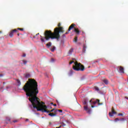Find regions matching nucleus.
Instances as JSON below:
<instances>
[{"label": "nucleus", "instance_id": "f257e3e1", "mask_svg": "<svg viewBox=\"0 0 128 128\" xmlns=\"http://www.w3.org/2000/svg\"><path fill=\"white\" fill-rule=\"evenodd\" d=\"M23 90L26 92V96L29 97V100L32 104L34 108H36L38 112H42L40 108H44L43 106H46L44 102L40 103V100L36 96L38 94V82L34 79H29L23 87Z\"/></svg>", "mask_w": 128, "mask_h": 128}, {"label": "nucleus", "instance_id": "20e7f679", "mask_svg": "<svg viewBox=\"0 0 128 128\" xmlns=\"http://www.w3.org/2000/svg\"><path fill=\"white\" fill-rule=\"evenodd\" d=\"M90 104L91 106V108H94V104H98V106H102V103L100 102V100L97 99L96 101H94V98H92L90 101Z\"/></svg>", "mask_w": 128, "mask_h": 128}, {"label": "nucleus", "instance_id": "a211bd4d", "mask_svg": "<svg viewBox=\"0 0 128 128\" xmlns=\"http://www.w3.org/2000/svg\"><path fill=\"white\" fill-rule=\"evenodd\" d=\"M69 76L72 75V70H70V72L68 73Z\"/></svg>", "mask_w": 128, "mask_h": 128}, {"label": "nucleus", "instance_id": "ea45409f", "mask_svg": "<svg viewBox=\"0 0 128 128\" xmlns=\"http://www.w3.org/2000/svg\"><path fill=\"white\" fill-rule=\"evenodd\" d=\"M18 36H20V34H18Z\"/></svg>", "mask_w": 128, "mask_h": 128}, {"label": "nucleus", "instance_id": "4468645a", "mask_svg": "<svg viewBox=\"0 0 128 128\" xmlns=\"http://www.w3.org/2000/svg\"><path fill=\"white\" fill-rule=\"evenodd\" d=\"M48 116H56V114L54 113H50L48 114Z\"/></svg>", "mask_w": 128, "mask_h": 128}, {"label": "nucleus", "instance_id": "423d86ee", "mask_svg": "<svg viewBox=\"0 0 128 128\" xmlns=\"http://www.w3.org/2000/svg\"><path fill=\"white\" fill-rule=\"evenodd\" d=\"M44 108H40L38 110H41L42 112H46L47 114H50V112H52L54 110V109H52L50 110H48L46 108L48 107L46 106H43Z\"/></svg>", "mask_w": 128, "mask_h": 128}, {"label": "nucleus", "instance_id": "9d476101", "mask_svg": "<svg viewBox=\"0 0 128 128\" xmlns=\"http://www.w3.org/2000/svg\"><path fill=\"white\" fill-rule=\"evenodd\" d=\"M74 26H76V24H72L70 26L69 28L68 29V32H70V30H72V28H74Z\"/></svg>", "mask_w": 128, "mask_h": 128}, {"label": "nucleus", "instance_id": "a878e982", "mask_svg": "<svg viewBox=\"0 0 128 128\" xmlns=\"http://www.w3.org/2000/svg\"><path fill=\"white\" fill-rule=\"evenodd\" d=\"M118 120H120V119H118V118H116L114 120V122H118Z\"/></svg>", "mask_w": 128, "mask_h": 128}, {"label": "nucleus", "instance_id": "f3484780", "mask_svg": "<svg viewBox=\"0 0 128 128\" xmlns=\"http://www.w3.org/2000/svg\"><path fill=\"white\" fill-rule=\"evenodd\" d=\"M26 78H30V74H25V76H24Z\"/></svg>", "mask_w": 128, "mask_h": 128}, {"label": "nucleus", "instance_id": "7c9ffc66", "mask_svg": "<svg viewBox=\"0 0 128 128\" xmlns=\"http://www.w3.org/2000/svg\"><path fill=\"white\" fill-rule=\"evenodd\" d=\"M13 122H18V120H14L13 121Z\"/></svg>", "mask_w": 128, "mask_h": 128}, {"label": "nucleus", "instance_id": "e433bc0d", "mask_svg": "<svg viewBox=\"0 0 128 128\" xmlns=\"http://www.w3.org/2000/svg\"><path fill=\"white\" fill-rule=\"evenodd\" d=\"M54 106H56V104H54Z\"/></svg>", "mask_w": 128, "mask_h": 128}, {"label": "nucleus", "instance_id": "9b49d317", "mask_svg": "<svg viewBox=\"0 0 128 128\" xmlns=\"http://www.w3.org/2000/svg\"><path fill=\"white\" fill-rule=\"evenodd\" d=\"M74 52V49L73 48H71L69 50V52H68V56H70L72 55V52Z\"/></svg>", "mask_w": 128, "mask_h": 128}, {"label": "nucleus", "instance_id": "393cba45", "mask_svg": "<svg viewBox=\"0 0 128 128\" xmlns=\"http://www.w3.org/2000/svg\"><path fill=\"white\" fill-rule=\"evenodd\" d=\"M17 30H21L22 32V30H24L23 28H18Z\"/></svg>", "mask_w": 128, "mask_h": 128}, {"label": "nucleus", "instance_id": "412c9836", "mask_svg": "<svg viewBox=\"0 0 128 128\" xmlns=\"http://www.w3.org/2000/svg\"><path fill=\"white\" fill-rule=\"evenodd\" d=\"M62 112V110H58L54 112Z\"/></svg>", "mask_w": 128, "mask_h": 128}, {"label": "nucleus", "instance_id": "c756f323", "mask_svg": "<svg viewBox=\"0 0 128 128\" xmlns=\"http://www.w3.org/2000/svg\"><path fill=\"white\" fill-rule=\"evenodd\" d=\"M62 38H66V34L62 35Z\"/></svg>", "mask_w": 128, "mask_h": 128}, {"label": "nucleus", "instance_id": "c9c22d12", "mask_svg": "<svg viewBox=\"0 0 128 128\" xmlns=\"http://www.w3.org/2000/svg\"><path fill=\"white\" fill-rule=\"evenodd\" d=\"M49 124H50V125H51V124H52V122H49Z\"/></svg>", "mask_w": 128, "mask_h": 128}, {"label": "nucleus", "instance_id": "c85d7f7f", "mask_svg": "<svg viewBox=\"0 0 128 128\" xmlns=\"http://www.w3.org/2000/svg\"><path fill=\"white\" fill-rule=\"evenodd\" d=\"M73 62H74V61H71V62L69 63V64H73Z\"/></svg>", "mask_w": 128, "mask_h": 128}, {"label": "nucleus", "instance_id": "c03bdc74", "mask_svg": "<svg viewBox=\"0 0 128 128\" xmlns=\"http://www.w3.org/2000/svg\"><path fill=\"white\" fill-rule=\"evenodd\" d=\"M8 120L10 121V120L9 119Z\"/></svg>", "mask_w": 128, "mask_h": 128}, {"label": "nucleus", "instance_id": "cd10ccee", "mask_svg": "<svg viewBox=\"0 0 128 128\" xmlns=\"http://www.w3.org/2000/svg\"><path fill=\"white\" fill-rule=\"evenodd\" d=\"M62 126H66V124L62 122Z\"/></svg>", "mask_w": 128, "mask_h": 128}, {"label": "nucleus", "instance_id": "a19ab883", "mask_svg": "<svg viewBox=\"0 0 128 128\" xmlns=\"http://www.w3.org/2000/svg\"><path fill=\"white\" fill-rule=\"evenodd\" d=\"M124 118H122V120H124Z\"/></svg>", "mask_w": 128, "mask_h": 128}, {"label": "nucleus", "instance_id": "37998d69", "mask_svg": "<svg viewBox=\"0 0 128 128\" xmlns=\"http://www.w3.org/2000/svg\"><path fill=\"white\" fill-rule=\"evenodd\" d=\"M0 76H2V75H0Z\"/></svg>", "mask_w": 128, "mask_h": 128}, {"label": "nucleus", "instance_id": "b1692460", "mask_svg": "<svg viewBox=\"0 0 128 128\" xmlns=\"http://www.w3.org/2000/svg\"><path fill=\"white\" fill-rule=\"evenodd\" d=\"M74 42H78V37H75V38H74Z\"/></svg>", "mask_w": 128, "mask_h": 128}, {"label": "nucleus", "instance_id": "4c0bfd02", "mask_svg": "<svg viewBox=\"0 0 128 128\" xmlns=\"http://www.w3.org/2000/svg\"><path fill=\"white\" fill-rule=\"evenodd\" d=\"M38 34H40V33L37 34L36 36H38Z\"/></svg>", "mask_w": 128, "mask_h": 128}, {"label": "nucleus", "instance_id": "39448f33", "mask_svg": "<svg viewBox=\"0 0 128 128\" xmlns=\"http://www.w3.org/2000/svg\"><path fill=\"white\" fill-rule=\"evenodd\" d=\"M83 104H84V110L87 112L88 114H90V109L88 108V102L86 101V99H85L83 101Z\"/></svg>", "mask_w": 128, "mask_h": 128}, {"label": "nucleus", "instance_id": "a18cd8bd", "mask_svg": "<svg viewBox=\"0 0 128 128\" xmlns=\"http://www.w3.org/2000/svg\"><path fill=\"white\" fill-rule=\"evenodd\" d=\"M51 104H54V103H51Z\"/></svg>", "mask_w": 128, "mask_h": 128}, {"label": "nucleus", "instance_id": "f8f14e48", "mask_svg": "<svg viewBox=\"0 0 128 128\" xmlns=\"http://www.w3.org/2000/svg\"><path fill=\"white\" fill-rule=\"evenodd\" d=\"M74 32H76L77 34H80V31L78 30V29L76 28H74Z\"/></svg>", "mask_w": 128, "mask_h": 128}, {"label": "nucleus", "instance_id": "58836bf2", "mask_svg": "<svg viewBox=\"0 0 128 128\" xmlns=\"http://www.w3.org/2000/svg\"><path fill=\"white\" fill-rule=\"evenodd\" d=\"M98 60H96L94 62H98Z\"/></svg>", "mask_w": 128, "mask_h": 128}, {"label": "nucleus", "instance_id": "aec40b11", "mask_svg": "<svg viewBox=\"0 0 128 128\" xmlns=\"http://www.w3.org/2000/svg\"><path fill=\"white\" fill-rule=\"evenodd\" d=\"M16 82L18 84V86H20V81L18 80H16Z\"/></svg>", "mask_w": 128, "mask_h": 128}, {"label": "nucleus", "instance_id": "ddd939ff", "mask_svg": "<svg viewBox=\"0 0 128 128\" xmlns=\"http://www.w3.org/2000/svg\"><path fill=\"white\" fill-rule=\"evenodd\" d=\"M103 82H104V84H108V79H104L103 80Z\"/></svg>", "mask_w": 128, "mask_h": 128}, {"label": "nucleus", "instance_id": "f03ea898", "mask_svg": "<svg viewBox=\"0 0 128 128\" xmlns=\"http://www.w3.org/2000/svg\"><path fill=\"white\" fill-rule=\"evenodd\" d=\"M64 32V28L62 27L55 28L53 33L52 32V30H46L44 34V38H42V36H40V38H42L40 40L42 42H44V39L46 40H48L50 38L52 40H60V32H62V34Z\"/></svg>", "mask_w": 128, "mask_h": 128}, {"label": "nucleus", "instance_id": "bb28decb", "mask_svg": "<svg viewBox=\"0 0 128 128\" xmlns=\"http://www.w3.org/2000/svg\"><path fill=\"white\" fill-rule=\"evenodd\" d=\"M118 116H124V114H122V113H119L118 114Z\"/></svg>", "mask_w": 128, "mask_h": 128}, {"label": "nucleus", "instance_id": "79ce46f5", "mask_svg": "<svg viewBox=\"0 0 128 128\" xmlns=\"http://www.w3.org/2000/svg\"><path fill=\"white\" fill-rule=\"evenodd\" d=\"M0 34H2V31H0Z\"/></svg>", "mask_w": 128, "mask_h": 128}, {"label": "nucleus", "instance_id": "dca6fc26", "mask_svg": "<svg viewBox=\"0 0 128 128\" xmlns=\"http://www.w3.org/2000/svg\"><path fill=\"white\" fill-rule=\"evenodd\" d=\"M86 45H84L83 52H86Z\"/></svg>", "mask_w": 128, "mask_h": 128}, {"label": "nucleus", "instance_id": "0eeeda50", "mask_svg": "<svg viewBox=\"0 0 128 128\" xmlns=\"http://www.w3.org/2000/svg\"><path fill=\"white\" fill-rule=\"evenodd\" d=\"M18 32V30L16 29L12 30L9 34V36L12 38V36H14V32Z\"/></svg>", "mask_w": 128, "mask_h": 128}, {"label": "nucleus", "instance_id": "72a5a7b5", "mask_svg": "<svg viewBox=\"0 0 128 128\" xmlns=\"http://www.w3.org/2000/svg\"><path fill=\"white\" fill-rule=\"evenodd\" d=\"M68 33H69L68 32H66L65 33V34H68Z\"/></svg>", "mask_w": 128, "mask_h": 128}, {"label": "nucleus", "instance_id": "5701e85b", "mask_svg": "<svg viewBox=\"0 0 128 128\" xmlns=\"http://www.w3.org/2000/svg\"><path fill=\"white\" fill-rule=\"evenodd\" d=\"M95 90H96L97 92H100V89L98 87H95Z\"/></svg>", "mask_w": 128, "mask_h": 128}, {"label": "nucleus", "instance_id": "2f4dec72", "mask_svg": "<svg viewBox=\"0 0 128 128\" xmlns=\"http://www.w3.org/2000/svg\"><path fill=\"white\" fill-rule=\"evenodd\" d=\"M26 54H24L23 55H22V56H23V58H26Z\"/></svg>", "mask_w": 128, "mask_h": 128}, {"label": "nucleus", "instance_id": "6ab92c4d", "mask_svg": "<svg viewBox=\"0 0 128 128\" xmlns=\"http://www.w3.org/2000/svg\"><path fill=\"white\" fill-rule=\"evenodd\" d=\"M54 50H56V47L54 46L52 48H51V52H54Z\"/></svg>", "mask_w": 128, "mask_h": 128}, {"label": "nucleus", "instance_id": "1a4fd4ad", "mask_svg": "<svg viewBox=\"0 0 128 128\" xmlns=\"http://www.w3.org/2000/svg\"><path fill=\"white\" fill-rule=\"evenodd\" d=\"M118 68H119V70L121 74H124V68L122 66H118Z\"/></svg>", "mask_w": 128, "mask_h": 128}, {"label": "nucleus", "instance_id": "6e6552de", "mask_svg": "<svg viewBox=\"0 0 128 128\" xmlns=\"http://www.w3.org/2000/svg\"><path fill=\"white\" fill-rule=\"evenodd\" d=\"M116 114V112L114 111V108H112V112H110L109 113L110 116H114V114Z\"/></svg>", "mask_w": 128, "mask_h": 128}, {"label": "nucleus", "instance_id": "7ed1b4c3", "mask_svg": "<svg viewBox=\"0 0 128 128\" xmlns=\"http://www.w3.org/2000/svg\"><path fill=\"white\" fill-rule=\"evenodd\" d=\"M73 69L74 70L84 72V66L80 63L78 64V62H74V66H73Z\"/></svg>", "mask_w": 128, "mask_h": 128}, {"label": "nucleus", "instance_id": "2eb2a0df", "mask_svg": "<svg viewBox=\"0 0 128 128\" xmlns=\"http://www.w3.org/2000/svg\"><path fill=\"white\" fill-rule=\"evenodd\" d=\"M46 46H48V48H50V46H52V42H49L46 44Z\"/></svg>", "mask_w": 128, "mask_h": 128}, {"label": "nucleus", "instance_id": "4be33fe9", "mask_svg": "<svg viewBox=\"0 0 128 128\" xmlns=\"http://www.w3.org/2000/svg\"><path fill=\"white\" fill-rule=\"evenodd\" d=\"M23 64H26L28 62L26 60H22Z\"/></svg>", "mask_w": 128, "mask_h": 128}, {"label": "nucleus", "instance_id": "473e14b6", "mask_svg": "<svg viewBox=\"0 0 128 128\" xmlns=\"http://www.w3.org/2000/svg\"><path fill=\"white\" fill-rule=\"evenodd\" d=\"M58 26H60V23H59V24H58Z\"/></svg>", "mask_w": 128, "mask_h": 128}, {"label": "nucleus", "instance_id": "f704fd0d", "mask_svg": "<svg viewBox=\"0 0 128 128\" xmlns=\"http://www.w3.org/2000/svg\"><path fill=\"white\" fill-rule=\"evenodd\" d=\"M125 98H126V100H128V97L126 96V97H125Z\"/></svg>", "mask_w": 128, "mask_h": 128}]
</instances>
